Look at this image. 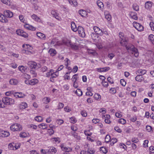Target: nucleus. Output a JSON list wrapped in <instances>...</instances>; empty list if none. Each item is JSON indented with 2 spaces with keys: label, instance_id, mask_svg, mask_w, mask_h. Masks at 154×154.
Returning <instances> with one entry per match:
<instances>
[{
  "label": "nucleus",
  "instance_id": "1",
  "mask_svg": "<svg viewBox=\"0 0 154 154\" xmlns=\"http://www.w3.org/2000/svg\"><path fill=\"white\" fill-rule=\"evenodd\" d=\"M2 102L6 105L13 104L15 102L14 99L8 97H3L2 99Z\"/></svg>",
  "mask_w": 154,
  "mask_h": 154
},
{
  "label": "nucleus",
  "instance_id": "2",
  "mask_svg": "<svg viewBox=\"0 0 154 154\" xmlns=\"http://www.w3.org/2000/svg\"><path fill=\"white\" fill-rule=\"evenodd\" d=\"M10 129L13 131H18L22 129V126L18 123H15L12 125L10 127Z\"/></svg>",
  "mask_w": 154,
  "mask_h": 154
},
{
  "label": "nucleus",
  "instance_id": "3",
  "mask_svg": "<svg viewBox=\"0 0 154 154\" xmlns=\"http://www.w3.org/2000/svg\"><path fill=\"white\" fill-rule=\"evenodd\" d=\"M126 49L128 50L131 51H132V53L134 54L135 56L136 57L138 56V50L135 48L133 45H128L126 47Z\"/></svg>",
  "mask_w": 154,
  "mask_h": 154
},
{
  "label": "nucleus",
  "instance_id": "4",
  "mask_svg": "<svg viewBox=\"0 0 154 154\" xmlns=\"http://www.w3.org/2000/svg\"><path fill=\"white\" fill-rule=\"evenodd\" d=\"M134 27L139 31H142L143 30V27L142 25L136 22L133 23Z\"/></svg>",
  "mask_w": 154,
  "mask_h": 154
},
{
  "label": "nucleus",
  "instance_id": "5",
  "mask_svg": "<svg viewBox=\"0 0 154 154\" xmlns=\"http://www.w3.org/2000/svg\"><path fill=\"white\" fill-rule=\"evenodd\" d=\"M79 35L82 37H84L85 36V34L83 27L79 26L77 29Z\"/></svg>",
  "mask_w": 154,
  "mask_h": 154
},
{
  "label": "nucleus",
  "instance_id": "6",
  "mask_svg": "<svg viewBox=\"0 0 154 154\" xmlns=\"http://www.w3.org/2000/svg\"><path fill=\"white\" fill-rule=\"evenodd\" d=\"M119 35L121 39V40L120 41V43L122 45L126 46L127 40L124 38L123 36V33L122 32H119Z\"/></svg>",
  "mask_w": 154,
  "mask_h": 154
},
{
  "label": "nucleus",
  "instance_id": "7",
  "mask_svg": "<svg viewBox=\"0 0 154 154\" xmlns=\"http://www.w3.org/2000/svg\"><path fill=\"white\" fill-rule=\"evenodd\" d=\"M3 14L7 18H11L13 16V13L9 10H5L4 11Z\"/></svg>",
  "mask_w": 154,
  "mask_h": 154
},
{
  "label": "nucleus",
  "instance_id": "8",
  "mask_svg": "<svg viewBox=\"0 0 154 154\" xmlns=\"http://www.w3.org/2000/svg\"><path fill=\"white\" fill-rule=\"evenodd\" d=\"M93 29L95 32L98 35L102 36L103 35V31L99 27L95 26L93 27Z\"/></svg>",
  "mask_w": 154,
  "mask_h": 154
},
{
  "label": "nucleus",
  "instance_id": "9",
  "mask_svg": "<svg viewBox=\"0 0 154 154\" xmlns=\"http://www.w3.org/2000/svg\"><path fill=\"white\" fill-rule=\"evenodd\" d=\"M60 147L62 150L66 152H70L72 150V149L71 148L68 147H66L63 144H61Z\"/></svg>",
  "mask_w": 154,
  "mask_h": 154
},
{
  "label": "nucleus",
  "instance_id": "10",
  "mask_svg": "<svg viewBox=\"0 0 154 154\" xmlns=\"http://www.w3.org/2000/svg\"><path fill=\"white\" fill-rule=\"evenodd\" d=\"M10 134L9 132L5 131H2L0 132V137H8Z\"/></svg>",
  "mask_w": 154,
  "mask_h": 154
},
{
  "label": "nucleus",
  "instance_id": "11",
  "mask_svg": "<svg viewBox=\"0 0 154 154\" xmlns=\"http://www.w3.org/2000/svg\"><path fill=\"white\" fill-rule=\"evenodd\" d=\"M102 118L104 119L105 122L107 124H110L111 121L110 120V116L109 115H103L102 116Z\"/></svg>",
  "mask_w": 154,
  "mask_h": 154
},
{
  "label": "nucleus",
  "instance_id": "12",
  "mask_svg": "<svg viewBox=\"0 0 154 154\" xmlns=\"http://www.w3.org/2000/svg\"><path fill=\"white\" fill-rule=\"evenodd\" d=\"M27 65L31 69H35L36 67L37 63L35 62L29 61L28 62Z\"/></svg>",
  "mask_w": 154,
  "mask_h": 154
},
{
  "label": "nucleus",
  "instance_id": "13",
  "mask_svg": "<svg viewBox=\"0 0 154 154\" xmlns=\"http://www.w3.org/2000/svg\"><path fill=\"white\" fill-rule=\"evenodd\" d=\"M25 96V95L21 92H15L14 97L16 98H21L24 97Z\"/></svg>",
  "mask_w": 154,
  "mask_h": 154
},
{
  "label": "nucleus",
  "instance_id": "14",
  "mask_svg": "<svg viewBox=\"0 0 154 154\" xmlns=\"http://www.w3.org/2000/svg\"><path fill=\"white\" fill-rule=\"evenodd\" d=\"M0 21L2 23H7L8 22L7 17L4 15V14H0Z\"/></svg>",
  "mask_w": 154,
  "mask_h": 154
},
{
  "label": "nucleus",
  "instance_id": "15",
  "mask_svg": "<svg viewBox=\"0 0 154 154\" xmlns=\"http://www.w3.org/2000/svg\"><path fill=\"white\" fill-rule=\"evenodd\" d=\"M146 70L145 69H139L136 72V73L137 75H139L142 76L143 75L145 74L146 73Z\"/></svg>",
  "mask_w": 154,
  "mask_h": 154
},
{
  "label": "nucleus",
  "instance_id": "16",
  "mask_svg": "<svg viewBox=\"0 0 154 154\" xmlns=\"http://www.w3.org/2000/svg\"><path fill=\"white\" fill-rule=\"evenodd\" d=\"M104 14L105 18L108 21H110L111 19V16L108 11H105L104 12Z\"/></svg>",
  "mask_w": 154,
  "mask_h": 154
},
{
  "label": "nucleus",
  "instance_id": "17",
  "mask_svg": "<svg viewBox=\"0 0 154 154\" xmlns=\"http://www.w3.org/2000/svg\"><path fill=\"white\" fill-rule=\"evenodd\" d=\"M24 27L28 30H35V28L28 24H26L24 25Z\"/></svg>",
  "mask_w": 154,
  "mask_h": 154
},
{
  "label": "nucleus",
  "instance_id": "18",
  "mask_svg": "<svg viewBox=\"0 0 154 154\" xmlns=\"http://www.w3.org/2000/svg\"><path fill=\"white\" fill-rule=\"evenodd\" d=\"M110 69L109 67H105L104 68H99L97 69V71L100 72H106Z\"/></svg>",
  "mask_w": 154,
  "mask_h": 154
},
{
  "label": "nucleus",
  "instance_id": "19",
  "mask_svg": "<svg viewBox=\"0 0 154 154\" xmlns=\"http://www.w3.org/2000/svg\"><path fill=\"white\" fill-rule=\"evenodd\" d=\"M48 53L52 57L55 56L57 54L56 50L53 48H50L48 51Z\"/></svg>",
  "mask_w": 154,
  "mask_h": 154
},
{
  "label": "nucleus",
  "instance_id": "20",
  "mask_svg": "<svg viewBox=\"0 0 154 154\" xmlns=\"http://www.w3.org/2000/svg\"><path fill=\"white\" fill-rule=\"evenodd\" d=\"M31 17L36 22H40L41 21L40 18L36 15L33 14L31 16Z\"/></svg>",
  "mask_w": 154,
  "mask_h": 154
},
{
  "label": "nucleus",
  "instance_id": "21",
  "mask_svg": "<svg viewBox=\"0 0 154 154\" xmlns=\"http://www.w3.org/2000/svg\"><path fill=\"white\" fill-rule=\"evenodd\" d=\"M36 35L39 38L42 40L45 39V35L42 33L38 32L36 33Z\"/></svg>",
  "mask_w": 154,
  "mask_h": 154
},
{
  "label": "nucleus",
  "instance_id": "22",
  "mask_svg": "<svg viewBox=\"0 0 154 154\" xmlns=\"http://www.w3.org/2000/svg\"><path fill=\"white\" fill-rule=\"evenodd\" d=\"M79 14L83 17H85L87 15V13L86 11L83 9L80 10L79 11Z\"/></svg>",
  "mask_w": 154,
  "mask_h": 154
},
{
  "label": "nucleus",
  "instance_id": "23",
  "mask_svg": "<svg viewBox=\"0 0 154 154\" xmlns=\"http://www.w3.org/2000/svg\"><path fill=\"white\" fill-rule=\"evenodd\" d=\"M70 47L73 50H77L79 48V46L75 43H72Z\"/></svg>",
  "mask_w": 154,
  "mask_h": 154
},
{
  "label": "nucleus",
  "instance_id": "24",
  "mask_svg": "<svg viewBox=\"0 0 154 154\" xmlns=\"http://www.w3.org/2000/svg\"><path fill=\"white\" fill-rule=\"evenodd\" d=\"M27 106V103L25 102H22L19 105V107L21 109H24Z\"/></svg>",
  "mask_w": 154,
  "mask_h": 154
},
{
  "label": "nucleus",
  "instance_id": "25",
  "mask_svg": "<svg viewBox=\"0 0 154 154\" xmlns=\"http://www.w3.org/2000/svg\"><path fill=\"white\" fill-rule=\"evenodd\" d=\"M51 14L53 17H54L57 19H59V17L58 14L55 11L52 10L51 12Z\"/></svg>",
  "mask_w": 154,
  "mask_h": 154
},
{
  "label": "nucleus",
  "instance_id": "26",
  "mask_svg": "<svg viewBox=\"0 0 154 154\" xmlns=\"http://www.w3.org/2000/svg\"><path fill=\"white\" fill-rule=\"evenodd\" d=\"M71 24L72 29L73 31L75 32L77 31L78 28L77 27L74 22H72Z\"/></svg>",
  "mask_w": 154,
  "mask_h": 154
},
{
  "label": "nucleus",
  "instance_id": "27",
  "mask_svg": "<svg viewBox=\"0 0 154 154\" xmlns=\"http://www.w3.org/2000/svg\"><path fill=\"white\" fill-rule=\"evenodd\" d=\"M152 2H151L148 1L146 2L145 7L146 9H149L151 7Z\"/></svg>",
  "mask_w": 154,
  "mask_h": 154
},
{
  "label": "nucleus",
  "instance_id": "28",
  "mask_svg": "<svg viewBox=\"0 0 154 154\" xmlns=\"http://www.w3.org/2000/svg\"><path fill=\"white\" fill-rule=\"evenodd\" d=\"M38 80L36 79H34L30 80V85H34L38 83Z\"/></svg>",
  "mask_w": 154,
  "mask_h": 154
},
{
  "label": "nucleus",
  "instance_id": "29",
  "mask_svg": "<svg viewBox=\"0 0 154 154\" xmlns=\"http://www.w3.org/2000/svg\"><path fill=\"white\" fill-rule=\"evenodd\" d=\"M68 1L69 3L73 6H75L77 5L78 3L75 0H69Z\"/></svg>",
  "mask_w": 154,
  "mask_h": 154
},
{
  "label": "nucleus",
  "instance_id": "30",
  "mask_svg": "<svg viewBox=\"0 0 154 154\" xmlns=\"http://www.w3.org/2000/svg\"><path fill=\"white\" fill-rule=\"evenodd\" d=\"M22 47L23 48L25 49V50H28L29 51L32 50V47L29 45H23Z\"/></svg>",
  "mask_w": 154,
  "mask_h": 154
},
{
  "label": "nucleus",
  "instance_id": "31",
  "mask_svg": "<svg viewBox=\"0 0 154 154\" xmlns=\"http://www.w3.org/2000/svg\"><path fill=\"white\" fill-rule=\"evenodd\" d=\"M63 42L64 44L69 47H70L72 43L71 41L69 40H64L63 41Z\"/></svg>",
  "mask_w": 154,
  "mask_h": 154
},
{
  "label": "nucleus",
  "instance_id": "32",
  "mask_svg": "<svg viewBox=\"0 0 154 154\" xmlns=\"http://www.w3.org/2000/svg\"><path fill=\"white\" fill-rule=\"evenodd\" d=\"M38 126L39 128L42 129H45L47 128L48 125L45 123H42L38 125Z\"/></svg>",
  "mask_w": 154,
  "mask_h": 154
},
{
  "label": "nucleus",
  "instance_id": "33",
  "mask_svg": "<svg viewBox=\"0 0 154 154\" xmlns=\"http://www.w3.org/2000/svg\"><path fill=\"white\" fill-rule=\"evenodd\" d=\"M29 134L24 132H21L20 134V136L21 137L24 138L28 137Z\"/></svg>",
  "mask_w": 154,
  "mask_h": 154
},
{
  "label": "nucleus",
  "instance_id": "34",
  "mask_svg": "<svg viewBox=\"0 0 154 154\" xmlns=\"http://www.w3.org/2000/svg\"><path fill=\"white\" fill-rule=\"evenodd\" d=\"M97 4L99 8L101 9H103L104 8V5L102 2L100 1H98L97 2Z\"/></svg>",
  "mask_w": 154,
  "mask_h": 154
},
{
  "label": "nucleus",
  "instance_id": "35",
  "mask_svg": "<svg viewBox=\"0 0 154 154\" xmlns=\"http://www.w3.org/2000/svg\"><path fill=\"white\" fill-rule=\"evenodd\" d=\"M91 88L90 87H88L87 88V90L88 91V92H87L86 93V95L87 96H91L93 95V94L91 92Z\"/></svg>",
  "mask_w": 154,
  "mask_h": 154
},
{
  "label": "nucleus",
  "instance_id": "36",
  "mask_svg": "<svg viewBox=\"0 0 154 154\" xmlns=\"http://www.w3.org/2000/svg\"><path fill=\"white\" fill-rule=\"evenodd\" d=\"M10 83L12 85H16L18 83L17 80L15 79H11L9 81Z\"/></svg>",
  "mask_w": 154,
  "mask_h": 154
},
{
  "label": "nucleus",
  "instance_id": "37",
  "mask_svg": "<svg viewBox=\"0 0 154 154\" xmlns=\"http://www.w3.org/2000/svg\"><path fill=\"white\" fill-rule=\"evenodd\" d=\"M15 92L13 91H9L5 93V95L7 96H11L13 95L14 96Z\"/></svg>",
  "mask_w": 154,
  "mask_h": 154
},
{
  "label": "nucleus",
  "instance_id": "38",
  "mask_svg": "<svg viewBox=\"0 0 154 154\" xmlns=\"http://www.w3.org/2000/svg\"><path fill=\"white\" fill-rule=\"evenodd\" d=\"M15 143H13V144L11 143L9 144L8 145V148L11 150H15Z\"/></svg>",
  "mask_w": 154,
  "mask_h": 154
},
{
  "label": "nucleus",
  "instance_id": "39",
  "mask_svg": "<svg viewBox=\"0 0 154 154\" xmlns=\"http://www.w3.org/2000/svg\"><path fill=\"white\" fill-rule=\"evenodd\" d=\"M91 36L92 39L94 40H96V38L98 37V34L94 32L92 33L91 34Z\"/></svg>",
  "mask_w": 154,
  "mask_h": 154
},
{
  "label": "nucleus",
  "instance_id": "40",
  "mask_svg": "<svg viewBox=\"0 0 154 154\" xmlns=\"http://www.w3.org/2000/svg\"><path fill=\"white\" fill-rule=\"evenodd\" d=\"M54 70L52 69L49 70V71L47 72L46 74V76L47 77H49L51 76L52 74L54 73Z\"/></svg>",
  "mask_w": 154,
  "mask_h": 154
},
{
  "label": "nucleus",
  "instance_id": "41",
  "mask_svg": "<svg viewBox=\"0 0 154 154\" xmlns=\"http://www.w3.org/2000/svg\"><path fill=\"white\" fill-rule=\"evenodd\" d=\"M19 70L21 71L22 72H25L26 70V67L23 66H20L18 67Z\"/></svg>",
  "mask_w": 154,
  "mask_h": 154
},
{
  "label": "nucleus",
  "instance_id": "42",
  "mask_svg": "<svg viewBox=\"0 0 154 154\" xmlns=\"http://www.w3.org/2000/svg\"><path fill=\"white\" fill-rule=\"evenodd\" d=\"M51 44L53 45L54 46H57L60 45V44H59L58 43V42L56 41V40L55 39H53L51 41Z\"/></svg>",
  "mask_w": 154,
  "mask_h": 154
},
{
  "label": "nucleus",
  "instance_id": "43",
  "mask_svg": "<svg viewBox=\"0 0 154 154\" xmlns=\"http://www.w3.org/2000/svg\"><path fill=\"white\" fill-rule=\"evenodd\" d=\"M137 75L135 78L136 80L138 82H141L142 80V76L139 75Z\"/></svg>",
  "mask_w": 154,
  "mask_h": 154
},
{
  "label": "nucleus",
  "instance_id": "44",
  "mask_svg": "<svg viewBox=\"0 0 154 154\" xmlns=\"http://www.w3.org/2000/svg\"><path fill=\"white\" fill-rule=\"evenodd\" d=\"M88 152L89 154H94L96 151L94 149L89 148L88 149Z\"/></svg>",
  "mask_w": 154,
  "mask_h": 154
},
{
  "label": "nucleus",
  "instance_id": "45",
  "mask_svg": "<svg viewBox=\"0 0 154 154\" xmlns=\"http://www.w3.org/2000/svg\"><path fill=\"white\" fill-rule=\"evenodd\" d=\"M75 94L78 96H82V91L79 89H78L75 92Z\"/></svg>",
  "mask_w": 154,
  "mask_h": 154
},
{
  "label": "nucleus",
  "instance_id": "46",
  "mask_svg": "<svg viewBox=\"0 0 154 154\" xmlns=\"http://www.w3.org/2000/svg\"><path fill=\"white\" fill-rule=\"evenodd\" d=\"M35 121L38 122H41L42 121L43 119L41 116H36L35 118Z\"/></svg>",
  "mask_w": 154,
  "mask_h": 154
},
{
  "label": "nucleus",
  "instance_id": "47",
  "mask_svg": "<svg viewBox=\"0 0 154 154\" xmlns=\"http://www.w3.org/2000/svg\"><path fill=\"white\" fill-rule=\"evenodd\" d=\"M149 40L153 44L154 43V35L152 34L149 35L148 37Z\"/></svg>",
  "mask_w": 154,
  "mask_h": 154
},
{
  "label": "nucleus",
  "instance_id": "48",
  "mask_svg": "<svg viewBox=\"0 0 154 154\" xmlns=\"http://www.w3.org/2000/svg\"><path fill=\"white\" fill-rule=\"evenodd\" d=\"M48 150L49 152H54V153H55L57 151L56 148L53 147H51Z\"/></svg>",
  "mask_w": 154,
  "mask_h": 154
},
{
  "label": "nucleus",
  "instance_id": "49",
  "mask_svg": "<svg viewBox=\"0 0 154 154\" xmlns=\"http://www.w3.org/2000/svg\"><path fill=\"white\" fill-rule=\"evenodd\" d=\"M1 1L2 3L4 4L8 5H10V0H1Z\"/></svg>",
  "mask_w": 154,
  "mask_h": 154
},
{
  "label": "nucleus",
  "instance_id": "50",
  "mask_svg": "<svg viewBox=\"0 0 154 154\" xmlns=\"http://www.w3.org/2000/svg\"><path fill=\"white\" fill-rule=\"evenodd\" d=\"M118 122L119 123L121 124L122 125L125 124L126 123V121L123 119H120L118 121Z\"/></svg>",
  "mask_w": 154,
  "mask_h": 154
},
{
  "label": "nucleus",
  "instance_id": "51",
  "mask_svg": "<svg viewBox=\"0 0 154 154\" xmlns=\"http://www.w3.org/2000/svg\"><path fill=\"white\" fill-rule=\"evenodd\" d=\"M19 19L21 22L24 23L25 20L24 19L23 16L22 15H20L19 16Z\"/></svg>",
  "mask_w": 154,
  "mask_h": 154
},
{
  "label": "nucleus",
  "instance_id": "52",
  "mask_svg": "<svg viewBox=\"0 0 154 154\" xmlns=\"http://www.w3.org/2000/svg\"><path fill=\"white\" fill-rule=\"evenodd\" d=\"M133 8L134 10L136 11H139V6L136 4H134L133 5Z\"/></svg>",
  "mask_w": 154,
  "mask_h": 154
},
{
  "label": "nucleus",
  "instance_id": "53",
  "mask_svg": "<svg viewBox=\"0 0 154 154\" xmlns=\"http://www.w3.org/2000/svg\"><path fill=\"white\" fill-rule=\"evenodd\" d=\"M131 17L133 19L137 20L138 19V17L136 14L134 13H131Z\"/></svg>",
  "mask_w": 154,
  "mask_h": 154
},
{
  "label": "nucleus",
  "instance_id": "54",
  "mask_svg": "<svg viewBox=\"0 0 154 154\" xmlns=\"http://www.w3.org/2000/svg\"><path fill=\"white\" fill-rule=\"evenodd\" d=\"M110 140V137L109 135H107L106 136L105 138V141L106 143H108Z\"/></svg>",
  "mask_w": 154,
  "mask_h": 154
},
{
  "label": "nucleus",
  "instance_id": "55",
  "mask_svg": "<svg viewBox=\"0 0 154 154\" xmlns=\"http://www.w3.org/2000/svg\"><path fill=\"white\" fill-rule=\"evenodd\" d=\"M131 130V128L129 127L126 128L124 129V131L126 133H129Z\"/></svg>",
  "mask_w": 154,
  "mask_h": 154
},
{
  "label": "nucleus",
  "instance_id": "56",
  "mask_svg": "<svg viewBox=\"0 0 154 154\" xmlns=\"http://www.w3.org/2000/svg\"><path fill=\"white\" fill-rule=\"evenodd\" d=\"M115 56V54L113 53H109L108 55V57L110 59L112 60Z\"/></svg>",
  "mask_w": 154,
  "mask_h": 154
},
{
  "label": "nucleus",
  "instance_id": "57",
  "mask_svg": "<svg viewBox=\"0 0 154 154\" xmlns=\"http://www.w3.org/2000/svg\"><path fill=\"white\" fill-rule=\"evenodd\" d=\"M64 106V105L63 103L59 102L57 106V109H60L63 108Z\"/></svg>",
  "mask_w": 154,
  "mask_h": 154
},
{
  "label": "nucleus",
  "instance_id": "58",
  "mask_svg": "<svg viewBox=\"0 0 154 154\" xmlns=\"http://www.w3.org/2000/svg\"><path fill=\"white\" fill-rule=\"evenodd\" d=\"M42 154H49V151L48 150L42 149L41 151Z\"/></svg>",
  "mask_w": 154,
  "mask_h": 154
},
{
  "label": "nucleus",
  "instance_id": "59",
  "mask_svg": "<svg viewBox=\"0 0 154 154\" xmlns=\"http://www.w3.org/2000/svg\"><path fill=\"white\" fill-rule=\"evenodd\" d=\"M77 74H76L74 75L73 76L72 78L71 79V80L73 82H76L77 80Z\"/></svg>",
  "mask_w": 154,
  "mask_h": 154
},
{
  "label": "nucleus",
  "instance_id": "60",
  "mask_svg": "<svg viewBox=\"0 0 154 154\" xmlns=\"http://www.w3.org/2000/svg\"><path fill=\"white\" fill-rule=\"evenodd\" d=\"M100 96L98 94L96 93L94 94V97L96 100H98L99 98H100Z\"/></svg>",
  "mask_w": 154,
  "mask_h": 154
},
{
  "label": "nucleus",
  "instance_id": "61",
  "mask_svg": "<svg viewBox=\"0 0 154 154\" xmlns=\"http://www.w3.org/2000/svg\"><path fill=\"white\" fill-rule=\"evenodd\" d=\"M65 61L66 62L65 63V65H66V66H67L69 65L70 64V61L68 58H66L65 59Z\"/></svg>",
  "mask_w": 154,
  "mask_h": 154
},
{
  "label": "nucleus",
  "instance_id": "62",
  "mask_svg": "<svg viewBox=\"0 0 154 154\" xmlns=\"http://www.w3.org/2000/svg\"><path fill=\"white\" fill-rule=\"evenodd\" d=\"M152 127L150 126L147 125L146 127V130L148 132H150L152 130Z\"/></svg>",
  "mask_w": 154,
  "mask_h": 154
},
{
  "label": "nucleus",
  "instance_id": "63",
  "mask_svg": "<svg viewBox=\"0 0 154 154\" xmlns=\"http://www.w3.org/2000/svg\"><path fill=\"white\" fill-rule=\"evenodd\" d=\"M47 132L50 135L53 134L54 133V131L52 129H48Z\"/></svg>",
  "mask_w": 154,
  "mask_h": 154
},
{
  "label": "nucleus",
  "instance_id": "64",
  "mask_svg": "<svg viewBox=\"0 0 154 154\" xmlns=\"http://www.w3.org/2000/svg\"><path fill=\"white\" fill-rule=\"evenodd\" d=\"M149 26L151 30L154 31V23L152 22H150L149 23Z\"/></svg>",
  "mask_w": 154,
  "mask_h": 154
}]
</instances>
